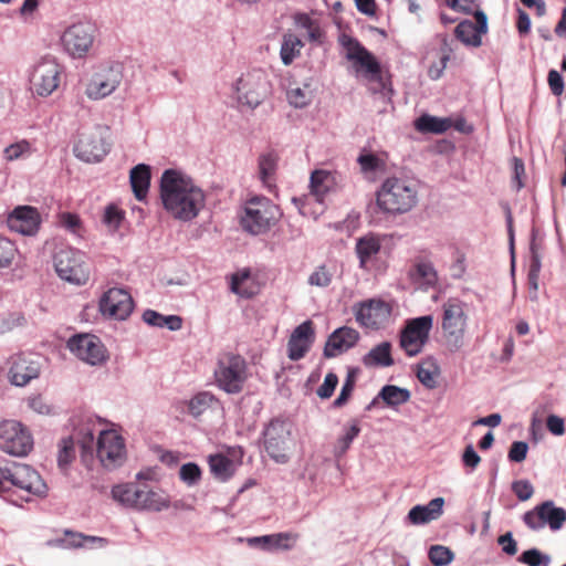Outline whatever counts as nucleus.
Wrapping results in <instances>:
<instances>
[{
  "mask_svg": "<svg viewBox=\"0 0 566 566\" xmlns=\"http://www.w3.org/2000/svg\"><path fill=\"white\" fill-rule=\"evenodd\" d=\"M160 198L165 210L176 220L188 222L198 217L206 206V195L191 178L175 169H167L160 178Z\"/></svg>",
  "mask_w": 566,
  "mask_h": 566,
  "instance_id": "1",
  "label": "nucleus"
},
{
  "mask_svg": "<svg viewBox=\"0 0 566 566\" xmlns=\"http://www.w3.org/2000/svg\"><path fill=\"white\" fill-rule=\"evenodd\" d=\"M418 203L417 182L405 177H388L376 191L377 208L388 216L411 211Z\"/></svg>",
  "mask_w": 566,
  "mask_h": 566,
  "instance_id": "2",
  "label": "nucleus"
},
{
  "mask_svg": "<svg viewBox=\"0 0 566 566\" xmlns=\"http://www.w3.org/2000/svg\"><path fill=\"white\" fill-rule=\"evenodd\" d=\"M441 329L444 347L452 354L460 352L465 344L469 316L465 303L449 298L442 306Z\"/></svg>",
  "mask_w": 566,
  "mask_h": 566,
  "instance_id": "3",
  "label": "nucleus"
},
{
  "mask_svg": "<svg viewBox=\"0 0 566 566\" xmlns=\"http://www.w3.org/2000/svg\"><path fill=\"white\" fill-rule=\"evenodd\" d=\"M12 488L34 496H44L48 491L45 482L33 468L18 462L0 467V493Z\"/></svg>",
  "mask_w": 566,
  "mask_h": 566,
  "instance_id": "4",
  "label": "nucleus"
},
{
  "mask_svg": "<svg viewBox=\"0 0 566 566\" xmlns=\"http://www.w3.org/2000/svg\"><path fill=\"white\" fill-rule=\"evenodd\" d=\"M280 216L276 205L265 197L256 196L245 202L241 227L250 234L260 235L268 232Z\"/></svg>",
  "mask_w": 566,
  "mask_h": 566,
  "instance_id": "5",
  "label": "nucleus"
},
{
  "mask_svg": "<svg viewBox=\"0 0 566 566\" xmlns=\"http://www.w3.org/2000/svg\"><path fill=\"white\" fill-rule=\"evenodd\" d=\"M338 42L345 50L346 60L352 62V69L357 77L381 83V66L371 52L357 39L345 33L338 38Z\"/></svg>",
  "mask_w": 566,
  "mask_h": 566,
  "instance_id": "6",
  "label": "nucleus"
},
{
  "mask_svg": "<svg viewBox=\"0 0 566 566\" xmlns=\"http://www.w3.org/2000/svg\"><path fill=\"white\" fill-rule=\"evenodd\" d=\"M271 82L262 69H252L242 73L233 84L239 104L251 109L256 108L271 94Z\"/></svg>",
  "mask_w": 566,
  "mask_h": 566,
  "instance_id": "7",
  "label": "nucleus"
},
{
  "mask_svg": "<svg viewBox=\"0 0 566 566\" xmlns=\"http://www.w3.org/2000/svg\"><path fill=\"white\" fill-rule=\"evenodd\" d=\"M216 384L227 394H239L247 380V363L240 356L224 353L219 356L214 369Z\"/></svg>",
  "mask_w": 566,
  "mask_h": 566,
  "instance_id": "8",
  "label": "nucleus"
},
{
  "mask_svg": "<svg viewBox=\"0 0 566 566\" xmlns=\"http://www.w3.org/2000/svg\"><path fill=\"white\" fill-rule=\"evenodd\" d=\"M263 446L269 457L277 463L289 461L292 443V426L283 419H272L262 431Z\"/></svg>",
  "mask_w": 566,
  "mask_h": 566,
  "instance_id": "9",
  "label": "nucleus"
},
{
  "mask_svg": "<svg viewBox=\"0 0 566 566\" xmlns=\"http://www.w3.org/2000/svg\"><path fill=\"white\" fill-rule=\"evenodd\" d=\"M106 134L107 128L101 125L81 130L73 147L74 155L85 163L101 161L109 151Z\"/></svg>",
  "mask_w": 566,
  "mask_h": 566,
  "instance_id": "10",
  "label": "nucleus"
},
{
  "mask_svg": "<svg viewBox=\"0 0 566 566\" xmlns=\"http://www.w3.org/2000/svg\"><path fill=\"white\" fill-rule=\"evenodd\" d=\"M123 66L118 62L102 63L92 75L85 88V95L92 101L103 99L113 94L120 85Z\"/></svg>",
  "mask_w": 566,
  "mask_h": 566,
  "instance_id": "11",
  "label": "nucleus"
},
{
  "mask_svg": "<svg viewBox=\"0 0 566 566\" xmlns=\"http://www.w3.org/2000/svg\"><path fill=\"white\" fill-rule=\"evenodd\" d=\"M352 312L360 327L378 331L389 324L392 307L379 297H371L356 302L352 306Z\"/></svg>",
  "mask_w": 566,
  "mask_h": 566,
  "instance_id": "12",
  "label": "nucleus"
},
{
  "mask_svg": "<svg viewBox=\"0 0 566 566\" xmlns=\"http://www.w3.org/2000/svg\"><path fill=\"white\" fill-rule=\"evenodd\" d=\"M53 263L57 275L66 282L83 285L88 281V270L80 251L61 248L54 253Z\"/></svg>",
  "mask_w": 566,
  "mask_h": 566,
  "instance_id": "13",
  "label": "nucleus"
},
{
  "mask_svg": "<svg viewBox=\"0 0 566 566\" xmlns=\"http://www.w3.org/2000/svg\"><path fill=\"white\" fill-rule=\"evenodd\" d=\"M96 31L91 22H77L67 27L61 35L63 50L73 59L85 57L94 45Z\"/></svg>",
  "mask_w": 566,
  "mask_h": 566,
  "instance_id": "14",
  "label": "nucleus"
},
{
  "mask_svg": "<svg viewBox=\"0 0 566 566\" xmlns=\"http://www.w3.org/2000/svg\"><path fill=\"white\" fill-rule=\"evenodd\" d=\"M433 317L424 315L407 321L400 332L399 345L409 357L419 355L429 340Z\"/></svg>",
  "mask_w": 566,
  "mask_h": 566,
  "instance_id": "15",
  "label": "nucleus"
},
{
  "mask_svg": "<svg viewBox=\"0 0 566 566\" xmlns=\"http://www.w3.org/2000/svg\"><path fill=\"white\" fill-rule=\"evenodd\" d=\"M96 457L106 470L120 467L126 460V447L123 437L113 429L99 430L96 446Z\"/></svg>",
  "mask_w": 566,
  "mask_h": 566,
  "instance_id": "16",
  "label": "nucleus"
},
{
  "mask_svg": "<svg viewBox=\"0 0 566 566\" xmlns=\"http://www.w3.org/2000/svg\"><path fill=\"white\" fill-rule=\"evenodd\" d=\"M33 448V438L21 422L4 420L0 423V449L14 457H24Z\"/></svg>",
  "mask_w": 566,
  "mask_h": 566,
  "instance_id": "17",
  "label": "nucleus"
},
{
  "mask_svg": "<svg viewBox=\"0 0 566 566\" xmlns=\"http://www.w3.org/2000/svg\"><path fill=\"white\" fill-rule=\"evenodd\" d=\"M523 522L532 531H541L548 525L553 532H556L566 522V510L555 506L553 501H545L524 513Z\"/></svg>",
  "mask_w": 566,
  "mask_h": 566,
  "instance_id": "18",
  "label": "nucleus"
},
{
  "mask_svg": "<svg viewBox=\"0 0 566 566\" xmlns=\"http://www.w3.org/2000/svg\"><path fill=\"white\" fill-rule=\"evenodd\" d=\"M61 70L54 57L46 56L40 60L30 76L33 92L39 96L51 95L60 85Z\"/></svg>",
  "mask_w": 566,
  "mask_h": 566,
  "instance_id": "19",
  "label": "nucleus"
},
{
  "mask_svg": "<svg viewBox=\"0 0 566 566\" xmlns=\"http://www.w3.org/2000/svg\"><path fill=\"white\" fill-rule=\"evenodd\" d=\"M66 346L78 359L91 366H102L108 358L105 346L95 335H74L67 340Z\"/></svg>",
  "mask_w": 566,
  "mask_h": 566,
  "instance_id": "20",
  "label": "nucleus"
},
{
  "mask_svg": "<svg viewBox=\"0 0 566 566\" xmlns=\"http://www.w3.org/2000/svg\"><path fill=\"white\" fill-rule=\"evenodd\" d=\"M134 310L130 294L124 289L113 287L104 293L99 301V311L104 316L124 321Z\"/></svg>",
  "mask_w": 566,
  "mask_h": 566,
  "instance_id": "21",
  "label": "nucleus"
},
{
  "mask_svg": "<svg viewBox=\"0 0 566 566\" xmlns=\"http://www.w3.org/2000/svg\"><path fill=\"white\" fill-rule=\"evenodd\" d=\"M40 223V213L36 208L31 206H18L7 218L9 229L22 235H34Z\"/></svg>",
  "mask_w": 566,
  "mask_h": 566,
  "instance_id": "22",
  "label": "nucleus"
},
{
  "mask_svg": "<svg viewBox=\"0 0 566 566\" xmlns=\"http://www.w3.org/2000/svg\"><path fill=\"white\" fill-rule=\"evenodd\" d=\"M474 18L476 24L471 20H463L455 27L454 35L464 45L478 48L482 44V34L488 32V17L483 11L476 10Z\"/></svg>",
  "mask_w": 566,
  "mask_h": 566,
  "instance_id": "23",
  "label": "nucleus"
},
{
  "mask_svg": "<svg viewBox=\"0 0 566 566\" xmlns=\"http://www.w3.org/2000/svg\"><path fill=\"white\" fill-rule=\"evenodd\" d=\"M359 338L360 335L355 328L349 326L338 327L328 336L323 355L325 358L337 357L353 348Z\"/></svg>",
  "mask_w": 566,
  "mask_h": 566,
  "instance_id": "24",
  "label": "nucleus"
},
{
  "mask_svg": "<svg viewBox=\"0 0 566 566\" xmlns=\"http://www.w3.org/2000/svg\"><path fill=\"white\" fill-rule=\"evenodd\" d=\"M315 333L313 323L305 321L300 324L291 334L287 342V357L291 360H300L310 350L314 342Z\"/></svg>",
  "mask_w": 566,
  "mask_h": 566,
  "instance_id": "25",
  "label": "nucleus"
},
{
  "mask_svg": "<svg viewBox=\"0 0 566 566\" xmlns=\"http://www.w3.org/2000/svg\"><path fill=\"white\" fill-rule=\"evenodd\" d=\"M298 538L297 534L293 533H276L262 536L248 537L247 544L250 547L260 548L265 552L272 551H289L292 548L293 543Z\"/></svg>",
  "mask_w": 566,
  "mask_h": 566,
  "instance_id": "26",
  "label": "nucleus"
},
{
  "mask_svg": "<svg viewBox=\"0 0 566 566\" xmlns=\"http://www.w3.org/2000/svg\"><path fill=\"white\" fill-rule=\"evenodd\" d=\"M443 497H434L426 505L413 506L408 512L407 518L412 525L428 524L443 514Z\"/></svg>",
  "mask_w": 566,
  "mask_h": 566,
  "instance_id": "27",
  "label": "nucleus"
},
{
  "mask_svg": "<svg viewBox=\"0 0 566 566\" xmlns=\"http://www.w3.org/2000/svg\"><path fill=\"white\" fill-rule=\"evenodd\" d=\"M98 426H101V421L98 418L88 417L77 428L75 432V440L83 451V457H85L86 454L91 457L93 455L94 448L96 446V443L94 442V436L95 433L98 434V431L101 430L97 428Z\"/></svg>",
  "mask_w": 566,
  "mask_h": 566,
  "instance_id": "28",
  "label": "nucleus"
},
{
  "mask_svg": "<svg viewBox=\"0 0 566 566\" xmlns=\"http://www.w3.org/2000/svg\"><path fill=\"white\" fill-rule=\"evenodd\" d=\"M39 373V364L24 357L14 360L9 371L11 382L15 386H25L30 380L36 378Z\"/></svg>",
  "mask_w": 566,
  "mask_h": 566,
  "instance_id": "29",
  "label": "nucleus"
},
{
  "mask_svg": "<svg viewBox=\"0 0 566 566\" xmlns=\"http://www.w3.org/2000/svg\"><path fill=\"white\" fill-rule=\"evenodd\" d=\"M138 507L135 511L159 512L169 507V497L164 492L154 491L146 485L140 484L138 490Z\"/></svg>",
  "mask_w": 566,
  "mask_h": 566,
  "instance_id": "30",
  "label": "nucleus"
},
{
  "mask_svg": "<svg viewBox=\"0 0 566 566\" xmlns=\"http://www.w3.org/2000/svg\"><path fill=\"white\" fill-rule=\"evenodd\" d=\"M381 241L378 235L368 233L356 240L355 252L359 260V268L366 269L367 264L379 253Z\"/></svg>",
  "mask_w": 566,
  "mask_h": 566,
  "instance_id": "31",
  "label": "nucleus"
},
{
  "mask_svg": "<svg viewBox=\"0 0 566 566\" xmlns=\"http://www.w3.org/2000/svg\"><path fill=\"white\" fill-rule=\"evenodd\" d=\"M139 486L140 483L137 482L116 484L111 491L112 499L126 509L135 510L140 504L138 501Z\"/></svg>",
  "mask_w": 566,
  "mask_h": 566,
  "instance_id": "32",
  "label": "nucleus"
},
{
  "mask_svg": "<svg viewBox=\"0 0 566 566\" xmlns=\"http://www.w3.org/2000/svg\"><path fill=\"white\" fill-rule=\"evenodd\" d=\"M129 181L135 198L143 201L148 193L150 185V167L145 164H138L129 174Z\"/></svg>",
  "mask_w": 566,
  "mask_h": 566,
  "instance_id": "33",
  "label": "nucleus"
},
{
  "mask_svg": "<svg viewBox=\"0 0 566 566\" xmlns=\"http://www.w3.org/2000/svg\"><path fill=\"white\" fill-rule=\"evenodd\" d=\"M315 88L313 87V80L306 78L301 84L292 86L286 92V97L295 108H303L311 104L314 98Z\"/></svg>",
  "mask_w": 566,
  "mask_h": 566,
  "instance_id": "34",
  "label": "nucleus"
},
{
  "mask_svg": "<svg viewBox=\"0 0 566 566\" xmlns=\"http://www.w3.org/2000/svg\"><path fill=\"white\" fill-rule=\"evenodd\" d=\"M363 364L366 367H389L394 365L391 357V344L389 342H382L373 347L364 357Z\"/></svg>",
  "mask_w": 566,
  "mask_h": 566,
  "instance_id": "35",
  "label": "nucleus"
},
{
  "mask_svg": "<svg viewBox=\"0 0 566 566\" xmlns=\"http://www.w3.org/2000/svg\"><path fill=\"white\" fill-rule=\"evenodd\" d=\"M208 462L211 473L219 481H228L234 474L235 463L223 454H212Z\"/></svg>",
  "mask_w": 566,
  "mask_h": 566,
  "instance_id": "36",
  "label": "nucleus"
},
{
  "mask_svg": "<svg viewBox=\"0 0 566 566\" xmlns=\"http://www.w3.org/2000/svg\"><path fill=\"white\" fill-rule=\"evenodd\" d=\"M259 178L264 187L271 189L277 167V156L274 153L262 154L258 160Z\"/></svg>",
  "mask_w": 566,
  "mask_h": 566,
  "instance_id": "37",
  "label": "nucleus"
},
{
  "mask_svg": "<svg viewBox=\"0 0 566 566\" xmlns=\"http://www.w3.org/2000/svg\"><path fill=\"white\" fill-rule=\"evenodd\" d=\"M360 427L358 421L353 420L344 426L343 433L337 438L333 453L336 458H342L350 448L352 442L358 437Z\"/></svg>",
  "mask_w": 566,
  "mask_h": 566,
  "instance_id": "38",
  "label": "nucleus"
},
{
  "mask_svg": "<svg viewBox=\"0 0 566 566\" xmlns=\"http://www.w3.org/2000/svg\"><path fill=\"white\" fill-rule=\"evenodd\" d=\"M410 391L395 385L384 386L377 395L388 407L395 408L409 401Z\"/></svg>",
  "mask_w": 566,
  "mask_h": 566,
  "instance_id": "39",
  "label": "nucleus"
},
{
  "mask_svg": "<svg viewBox=\"0 0 566 566\" xmlns=\"http://www.w3.org/2000/svg\"><path fill=\"white\" fill-rule=\"evenodd\" d=\"M303 42L293 33H285L282 39L280 56L284 65H290L300 55Z\"/></svg>",
  "mask_w": 566,
  "mask_h": 566,
  "instance_id": "40",
  "label": "nucleus"
},
{
  "mask_svg": "<svg viewBox=\"0 0 566 566\" xmlns=\"http://www.w3.org/2000/svg\"><path fill=\"white\" fill-rule=\"evenodd\" d=\"M332 181V175L326 170H315L311 175L310 186L312 196L318 202L323 201L324 196L328 192Z\"/></svg>",
  "mask_w": 566,
  "mask_h": 566,
  "instance_id": "41",
  "label": "nucleus"
},
{
  "mask_svg": "<svg viewBox=\"0 0 566 566\" xmlns=\"http://www.w3.org/2000/svg\"><path fill=\"white\" fill-rule=\"evenodd\" d=\"M416 127L420 132L441 134L450 127V122L431 115H422L417 119Z\"/></svg>",
  "mask_w": 566,
  "mask_h": 566,
  "instance_id": "42",
  "label": "nucleus"
},
{
  "mask_svg": "<svg viewBox=\"0 0 566 566\" xmlns=\"http://www.w3.org/2000/svg\"><path fill=\"white\" fill-rule=\"evenodd\" d=\"M335 273V269L332 266H328L326 264L318 265L315 268V270L310 274L307 279V283L311 286L316 287H327L331 285L333 281V276Z\"/></svg>",
  "mask_w": 566,
  "mask_h": 566,
  "instance_id": "43",
  "label": "nucleus"
},
{
  "mask_svg": "<svg viewBox=\"0 0 566 566\" xmlns=\"http://www.w3.org/2000/svg\"><path fill=\"white\" fill-rule=\"evenodd\" d=\"M65 535L69 536V538L52 539V541L48 542V545L62 547V548H71V547L77 548V547H82L84 545L83 544L84 541H91V542L103 541V538H101V537L84 536L82 534H75V533H72L69 531L65 532Z\"/></svg>",
  "mask_w": 566,
  "mask_h": 566,
  "instance_id": "44",
  "label": "nucleus"
},
{
  "mask_svg": "<svg viewBox=\"0 0 566 566\" xmlns=\"http://www.w3.org/2000/svg\"><path fill=\"white\" fill-rule=\"evenodd\" d=\"M413 276L426 286H434L438 281L437 271L428 261H420L415 265Z\"/></svg>",
  "mask_w": 566,
  "mask_h": 566,
  "instance_id": "45",
  "label": "nucleus"
},
{
  "mask_svg": "<svg viewBox=\"0 0 566 566\" xmlns=\"http://www.w3.org/2000/svg\"><path fill=\"white\" fill-rule=\"evenodd\" d=\"M213 402L214 397L211 394L207 391L199 392L190 399L188 410L195 418H198L206 412Z\"/></svg>",
  "mask_w": 566,
  "mask_h": 566,
  "instance_id": "46",
  "label": "nucleus"
},
{
  "mask_svg": "<svg viewBox=\"0 0 566 566\" xmlns=\"http://www.w3.org/2000/svg\"><path fill=\"white\" fill-rule=\"evenodd\" d=\"M428 557L433 566H447L454 559V554L447 546L432 545L429 548Z\"/></svg>",
  "mask_w": 566,
  "mask_h": 566,
  "instance_id": "47",
  "label": "nucleus"
},
{
  "mask_svg": "<svg viewBox=\"0 0 566 566\" xmlns=\"http://www.w3.org/2000/svg\"><path fill=\"white\" fill-rule=\"evenodd\" d=\"M357 163L363 174H371L385 169V161L373 153L360 154Z\"/></svg>",
  "mask_w": 566,
  "mask_h": 566,
  "instance_id": "48",
  "label": "nucleus"
},
{
  "mask_svg": "<svg viewBox=\"0 0 566 566\" xmlns=\"http://www.w3.org/2000/svg\"><path fill=\"white\" fill-rule=\"evenodd\" d=\"M517 560L527 566H549L551 556L542 553L537 548H530V549L523 552L518 556Z\"/></svg>",
  "mask_w": 566,
  "mask_h": 566,
  "instance_id": "49",
  "label": "nucleus"
},
{
  "mask_svg": "<svg viewBox=\"0 0 566 566\" xmlns=\"http://www.w3.org/2000/svg\"><path fill=\"white\" fill-rule=\"evenodd\" d=\"M295 23L297 27L306 30L307 38L310 41H318L322 38V31L308 14L300 13L295 15Z\"/></svg>",
  "mask_w": 566,
  "mask_h": 566,
  "instance_id": "50",
  "label": "nucleus"
},
{
  "mask_svg": "<svg viewBox=\"0 0 566 566\" xmlns=\"http://www.w3.org/2000/svg\"><path fill=\"white\" fill-rule=\"evenodd\" d=\"M179 478L188 486H193L198 484L201 479V470L199 465L193 462L185 463L180 467Z\"/></svg>",
  "mask_w": 566,
  "mask_h": 566,
  "instance_id": "51",
  "label": "nucleus"
},
{
  "mask_svg": "<svg viewBox=\"0 0 566 566\" xmlns=\"http://www.w3.org/2000/svg\"><path fill=\"white\" fill-rule=\"evenodd\" d=\"M356 382V371L354 369H349L346 376V379L342 386L340 392L338 397L334 400V407L340 408L343 407L348 398L350 397Z\"/></svg>",
  "mask_w": 566,
  "mask_h": 566,
  "instance_id": "52",
  "label": "nucleus"
},
{
  "mask_svg": "<svg viewBox=\"0 0 566 566\" xmlns=\"http://www.w3.org/2000/svg\"><path fill=\"white\" fill-rule=\"evenodd\" d=\"M438 367L432 364L431 368H427L423 365L418 366L417 378L427 388L433 389L437 387Z\"/></svg>",
  "mask_w": 566,
  "mask_h": 566,
  "instance_id": "53",
  "label": "nucleus"
},
{
  "mask_svg": "<svg viewBox=\"0 0 566 566\" xmlns=\"http://www.w3.org/2000/svg\"><path fill=\"white\" fill-rule=\"evenodd\" d=\"M27 154H30V144L27 140H20L11 144L3 150V157L8 161L17 160Z\"/></svg>",
  "mask_w": 566,
  "mask_h": 566,
  "instance_id": "54",
  "label": "nucleus"
},
{
  "mask_svg": "<svg viewBox=\"0 0 566 566\" xmlns=\"http://www.w3.org/2000/svg\"><path fill=\"white\" fill-rule=\"evenodd\" d=\"M17 253V248L12 241L0 235V268H7L11 264Z\"/></svg>",
  "mask_w": 566,
  "mask_h": 566,
  "instance_id": "55",
  "label": "nucleus"
},
{
  "mask_svg": "<svg viewBox=\"0 0 566 566\" xmlns=\"http://www.w3.org/2000/svg\"><path fill=\"white\" fill-rule=\"evenodd\" d=\"M337 384V375L334 373H328L325 376L323 384L317 389V396L321 397L322 399L329 398L333 395Z\"/></svg>",
  "mask_w": 566,
  "mask_h": 566,
  "instance_id": "56",
  "label": "nucleus"
},
{
  "mask_svg": "<svg viewBox=\"0 0 566 566\" xmlns=\"http://www.w3.org/2000/svg\"><path fill=\"white\" fill-rule=\"evenodd\" d=\"M24 317L19 313H9L0 318V334L8 333L14 327L21 326Z\"/></svg>",
  "mask_w": 566,
  "mask_h": 566,
  "instance_id": "57",
  "label": "nucleus"
},
{
  "mask_svg": "<svg viewBox=\"0 0 566 566\" xmlns=\"http://www.w3.org/2000/svg\"><path fill=\"white\" fill-rule=\"evenodd\" d=\"M512 490L520 501H527L534 493V488L527 480H518L512 483Z\"/></svg>",
  "mask_w": 566,
  "mask_h": 566,
  "instance_id": "58",
  "label": "nucleus"
},
{
  "mask_svg": "<svg viewBox=\"0 0 566 566\" xmlns=\"http://www.w3.org/2000/svg\"><path fill=\"white\" fill-rule=\"evenodd\" d=\"M528 444L524 441H515L509 450V460L512 462H523L526 459Z\"/></svg>",
  "mask_w": 566,
  "mask_h": 566,
  "instance_id": "59",
  "label": "nucleus"
},
{
  "mask_svg": "<svg viewBox=\"0 0 566 566\" xmlns=\"http://www.w3.org/2000/svg\"><path fill=\"white\" fill-rule=\"evenodd\" d=\"M438 39L441 43L440 52L441 56L440 59L443 60V62H449L451 60V55L455 50V41L453 39H450L448 34L441 33L438 34Z\"/></svg>",
  "mask_w": 566,
  "mask_h": 566,
  "instance_id": "60",
  "label": "nucleus"
},
{
  "mask_svg": "<svg viewBox=\"0 0 566 566\" xmlns=\"http://www.w3.org/2000/svg\"><path fill=\"white\" fill-rule=\"evenodd\" d=\"M103 220L104 223L107 224L111 229L116 230L123 220V213L116 207L108 206L105 209Z\"/></svg>",
  "mask_w": 566,
  "mask_h": 566,
  "instance_id": "61",
  "label": "nucleus"
},
{
  "mask_svg": "<svg viewBox=\"0 0 566 566\" xmlns=\"http://www.w3.org/2000/svg\"><path fill=\"white\" fill-rule=\"evenodd\" d=\"M74 455V443L72 438L63 439L62 446L59 452V464H69Z\"/></svg>",
  "mask_w": 566,
  "mask_h": 566,
  "instance_id": "62",
  "label": "nucleus"
},
{
  "mask_svg": "<svg viewBox=\"0 0 566 566\" xmlns=\"http://www.w3.org/2000/svg\"><path fill=\"white\" fill-rule=\"evenodd\" d=\"M548 85L555 96H559L564 92V80L560 73L556 70H551L547 76Z\"/></svg>",
  "mask_w": 566,
  "mask_h": 566,
  "instance_id": "63",
  "label": "nucleus"
},
{
  "mask_svg": "<svg viewBox=\"0 0 566 566\" xmlns=\"http://www.w3.org/2000/svg\"><path fill=\"white\" fill-rule=\"evenodd\" d=\"M546 428L554 436H563L565 433L564 419L557 415H549L546 419Z\"/></svg>",
  "mask_w": 566,
  "mask_h": 566,
  "instance_id": "64",
  "label": "nucleus"
}]
</instances>
